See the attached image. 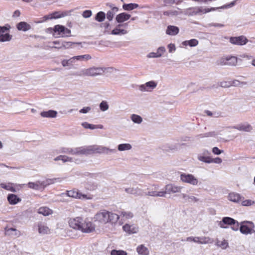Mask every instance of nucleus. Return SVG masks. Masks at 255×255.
<instances>
[{
  "instance_id": "60",
  "label": "nucleus",
  "mask_w": 255,
  "mask_h": 255,
  "mask_svg": "<svg viewBox=\"0 0 255 255\" xmlns=\"http://www.w3.org/2000/svg\"><path fill=\"white\" fill-rule=\"evenodd\" d=\"M199 237H189L186 238L187 242H193L199 244Z\"/></svg>"
},
{
  "instance_id": "51",
  "label": "nucleus",
  "mask_w": 255,
  "mask_h": 255,
  "mask_svg": "<svg viewBox=\"0 0 255 255\" xmlns=\"http://www.w3.org/2000/svg\"><path fill=\"white\" fill-rule=\"evenodd\" d=\"M183 1V0H163L164 6H168L173 4H179Z\"/></svg>"
},
{
  "instance_id": "18",
  "label": "nucleus",
  "mask_w": 255,
  "mask_h": 255,
  "mask_svg": "<svg viewBox=\"0 0 255 255\" xmlns=\"http://www.w3.org/2000/svg\"><path fill=\"white\" fill-rule=\"evenodd\" d=\"M179 197L182 199L184 202L188 203H197L199 201V199L192 194H187L186 193H181L179 195Z\"/></svg>"
},
{
  "instance_id": "31",
  "label": "nucleus",
  "mask_w": 255,
  "mask_h": 255,
  "mask_svg": "<svg viewBox=\"0 0 255 255\" xmlns=\"http://www.w3.org/2000/svg\"><path fill=\"white\" fill-rule=\"evenodd\" d=\"M5 234L8 236L19 237L20 235V232L15 228H5Z\"/></svg>"
},
{
  "instance_id": "19",
  "label": "nucleus",
  "mask_w": 255,
  "mask_h": 255,
  "mask_svg": "<svg viewBox=\"0 0 255 255\" xmlns=\"http://www.w3.org/2000/svg\"><path fill=\"white\" fill-rule=\"evenodd\" d=\"M243 197L239 193L236 192H231L228 196V199L234 203H239L242 201Z\"/></svg>"
},
{
  "instance_id": "22",
  "label": "nucleus",
  "mask_w": 255,
  "mask_h": 255,
  "mask_svg": "<svg viewBox=\"0 0 255 255\" xmlns=\"http://www.w3.org/2000/svg\"><path fill=\"white\" fill-rule=\"evenodd\" d=\"M165 51V48L164 47H159L156 52H150L147 55V57L149 58L160 57Z\"/></svg>"
},
{
  "instance_id": "57",
  "label": "nucleus",
  "mask_w": 255,
  "mask_h": 255,
  "mask_svg": "<svg viewBox=\"0 0 255 255\" xmlns=\"http://www.w3.org/2000/svg\"><path fill=\"white\" fill-rule=\"evenodd\" d=\"M82 126L83 128L86 129H96V127L95 125L89 124L87 122H84L82 123Z\"/></svg>"
},
{
  "instance_id": "4",
  "label": "nucleus",
  "mask_w": 255,
  "mask_h": 255,
  "mask_svg": "<svg viewBox=\"0 0 255 255\" xmlns=\"http://www.w3.org/2000/svg\"><path fill=\"white\" fill-rule=\"evenodd\" d=\"M106 70V68L105 67L94 66L82 70L79 75L95 77L102 75Z\"/></svg>"
},
{
  "instance_id": "24",
  "label": "nucleus",
  "mask_w": 255,
  "mask_h": 255,
  "mask_svg": "<svg viewBox=\"0 0 255 255\" xmlns=\"http://www.w3.org/2000/svg\"><path fill=\"white\" fill-rule=\"evenodd\" d=\"M29 188L37 190H43L42 183L40 181H37L35 182H29L27 184Z\"/></svg>"
},
{
  "instance_id": "27",
  "label": "nucleus",
  "mask_w": 255,
  "mask_h": 255,
  "mask_svg": "<svg viewBox=\"0 0 255 255\" xmlns=\"http://www.w3.org/2000/svg\"><path fill=\"white\" fill-rule=\"evenodd\" d=\"M16 28L18 30L26 31L31 28V26L26 22L21 21L17 24Z\"/></svg>"
},
{
  "instance_id": "45",
  "label": "nucleus",
  "mask_w": 255,
  "mask_h": 255,
  "mask_svg": "<svg viewBox=\"0 0 255 255\" xmlns=\"http://www.w3.org/2000/svg\"><path fill=\"white\" fill-rule=\"evenodd\" d=\"M131 120L135 124H140L142 122V118L141 116L136 115L132 114L130 116Z\"/></svg>"
},
{
  "instance_id": "28",
  "label": "nucleus",
  "mask_w": 255,
  "mask_h": 255,
  "mask_svg": "<svg viewBox=\"0 0 255 255\" xmlns=\"http://www.w3.org/2000/svg\"><path fill=\"white\" fill-rule=\"evenodd\" d=\"M37 213L47 216L51 215L53 213V211L47 207H41L38 209Z\"/></svg>"
},
{
  "instance_id": "26",
  "label": "nucleus",
  "mask_w": 255,
  "mask_h": 255,
  "mask_svg": "<svg viewBox=\"0 0 255 255\" xmlns=\"http://www.w3.org/2000/svg\"><path fill=\"white\" fill-rule=\"evenodd\" d=\"M217 9H218V8L211 7L210 8H204L202 6H196L197 15H201L202 14L206 13L212 11H214Z\"/></svg>"
},
{
  "instance_id": "50",
  "label": "nucleus",
  "mask_w": 255,
  "mask_h": 255,
  "mask_svg": "<svg viewBox=\"0 0 255 255\" xmlns=\"http://www.w3.org/2000/svg\"><path fill=\"white\" fill-rule=\"evenodd\" d=\"M106 18V14L103 11H100L97 13L95 19L99 22L103 21Z\"/></svg>"
},
{
  "instance_id": "5",
  "label": "nucleus",
  "mask_w": 255,
  "mask_h": 255,
  "mask_svg": "<svg viewBox=\"0 0 255 255\" xmlns=\"http://www.w3.org/2000/svg\"><path fill=\"white\" fill-rule=\"evenodd\" d=\"M49 30L53 31V35L55 37H65L70 36L71 30L61 25H56L53 28H50Z\"/></svg>"
},
{
  "instance_id": "41",
  "label": "nucleus",
  "mask_w": 255,
  "mask_h": 255,
  "mask_svg": "<svg viewBox=\"0 0 255 255\" xmlns=\"http://www.w3.org/2000/svg\"><path fill=\"white\" fill-rule=\"evenodd\" d=\"M227 65L234 66L237 63V58L235 56H227Z\"/></svg>"
},
{
  "instance_id": "43",
  "label": "nucleus",
  "mask_w": 255,
  "mask_h": 255,
  "mask_svg": "<svg viewBox=\"0 0 255 255\" xmlns=\"http://www.w3.org/2000/svg\"><path fill=\"white\" fill-rule=\"evenodd\" d=\"M211 157L199 154L197 156V159L200 161L207 163H211Z\"/></svg>"
},
{
  "instance_id": "36",
  "label": "nucleus",
  "mask_w": 255,
  "mask_h": 255,
  "mask_svg": "<svg viewBox=\"0 0 255 255\" xmlns=\"http://www.w3.org/2000/svg\"><path fill=\"white\" fill-rule=\"evenodd\" d=\"M183 11V13L185 15L187 16H194L197 15L196 12V6L191 7L185 9Z\"/></svg>"
},
{
  "instance_id": "21",
  "label": "nucleus",
  "mask_w": 255,
  "mask_h": 255,
  "mask_svg": "<svg viewBox=\"0 0 255 255\" xmlns=\"http://www.w3.org/2000/svg\"><path fill=\"white\" fill-rule=\"evenodd\" d=\"M123 230L128 234H134L137 232L138 228L133 225L125 224L123 227Z\"/></svg>"
},
{
  "instance_id": "33",
  "label": "nucleus",
  "mask_w": 255,
  "mask_h": 255,
  "mask_svg": "<svg viewBox=\"0 0 255 255\" xmlns=\"http://www.w3.org/2000/svg\"><path fill=\"white\" fill-rule=\"evenodd\" d=\"M179 29L178 27L169 25L167 27L166 29V34L170 35H175L179 32Z\"/></svg>"
},
{
  "instance_id": "2",
  "label": "nucleus",
  "mask_w": 255,
  "mask_h": 255,
  "mask_svg": "<svg viewBox=\"0 0 255 255\" xmlns=\"http://www.w3.org/2000/svg\"><path fill=\"white\" fill-rule=\"evenodd\" d=\"M94 221L100 225H106L110 223H116L119 219V216L117 214L105 209L100 210L94 217Z\"/></svg>"
},
{
  "instance_id": "23",
  "label": "nucleus",
  "mask_w": 255,
  "mask_h": 255,
  "mask_svg": "<svg viewBox=\"0 0 255 255\" xmlns=\"http://www.w3.org/2000/svg\"><path fill=\"white\" fill-rule=\"evenodd\" d=\"M130 16L131 15L130 14L123 12L116 16V20L119 24H122L121 23L128 20Z\"/></svg>"
},
{
  "instance_id": "7",
  "label": "nucleus",
  "mask_w": 255,
  "mask_h": 255,
  "mask_svg": "<svg viewBox=\"0 0 255 255\" xmlns=\"http://www.w3.org/2000/svg\"><path fill=\"white\" fill-rule=\"evenodd\" d=\"M240 231L241 233L244 235L251 234L253 233L255 228L254 224L251 221H243L239 223Z\"/></svg>"
},
{
  "instance_id": "13",
  "label": "nucleus",
  "mask_w": 255,
  "mask_h": 255,
  "mask_svg": "<svg viewBox=\"0 0 255 255\" xmlns=\"http://www.w3.org/2000/svg\"><path fill=\"white\" fill-rule=\"evenodd\" d=\"M183 13V10L178 7L173 8L167 10H165L163 12V14L164 16L169 17H176L182 14Z\"/></svg>"
},
{
  "instance_id": "56",
  "label": "nucleus",
  "mask_w": 255,
  "mask_h": 255,
  "mask_svg": "<svg viewBox=\"0 0 255 255\" xmlns=\"http://www.w3.org/2000/svg\"><path fill=\"white\" fill-rule=\"evenodd\" d=\"M121 216L125 219H130L133 217V214L130 212H122Z\"/></svg>"
},
{
  "instance_id": "38",
  "label": "nucleus",
  "mask_w": 255,
  "mask_h": 255,
  "mask_svg": "<svg viewBox=\"0 0 255 255\" xmlns=\"http://www.w3.org/2000/svg\"><path fill=\"white\" fill-rule=\"evenodd\" d=\"M132 146L129 143H122L118 145V150L120 151H124L130 150Z\"/></svg>"
},
{
  "instance_id": "42",
  "label": "nucleus",
  "mask_w": 255,
  "mask_h": 255,
  "mask_svg": "<svg viewBox=\"0 0 255 255\" xmlns=\"http://www.w3.org/2000/svg\"><path fill=\"white\" fill-rule=\"evenodd\" d=\"M198 44V41L196 39H192L190 40H186L182 42V45L184 46L189 45L191 47H194L197 45Z\"/></svg>"
},
{
  "instance_id": "14",
  "label": "nucleus",
  "mask_w": 255,
  "mask_h": 255,
  "mask_svg": "<svg viewBox=\"0 0 255 255\" xmlns=\"http://www.w3.org/2000/svg\"><path fill=\"white\" fill-rule=\"evenodd\" d=\"M248 39L246 36L241 35L237 37H231L230 42L234 45H244L248 42Z\"/></svg>"
},
{
  "instance_id": "17",
  "label": "nucleus",
  "mask_w": 255,
  "mask_h": 255,
  "mask_svg": "<svg viewBox=\"0 0 255 255\" xmlns=\"http://www.w3.org/2000/svg\"><path fill=\"white\" fill-rule=\"evenodd\" d=\"M233 128L244 132H251L253 130L252 126L247 122L239 124L232 127Z\"/></svg>"
},
{
  "instance_id": "61",
  "label": "nucleus",
  "mask_w": 255,
  "mask_h": 255,
  "mask_svg": "<svg viewBox=\"0 0 255 255\" xmlns=\"http://www.w3.org/2000/svg\"><path fill=\"white\" fill-rule=\"evenodd\" d=\"M216 135V133L215 132H208V133H206L204 134H200V135H198L197 136V137L198 138H202V137H209V136H215Z\"/></svg>"
},
{
  "instance_id": "3",
  "label": "nucleus",
  "mask_w": 255,
  "mask_h": 255,
  "mask_svg": "<svg viewBox=\"0 0 255 255\" xmlns=\"http://www.w3.org/2000/svg\"><path fill=\"white\" fill-rule=\"evenodd\" d=\"M85 155H89L93 153L106 154L115 153V149H110L104 146L91 145L84 146Z\"/></svg>"
},
{
  "instance_id": "58",
  "label": "nucleus",
  "mask_w": 255,
  "mask_h": 255,
  "mask_svg": "<svg viewBox=\"0 0 255 255\" xmlns=\"http://www.w3.org/2000/svg\"><path fill=\"white\" fill-rule=\"evenodd\" d=\"M217 63L218 65H227V56H224L220 58L217 61Z\"/></svg>"
},
{
  "instance_id": "1",
  "label": "nucleus",
  "mask_w": 255,
  "mask_h": 255,
  "mask_svg": "<svg viewBox=\"0 0 255 255\" xmlns=\"http://www.w3.org/2000/svg\"><path fill=\"white\" fill-rule=\"evenodd\" d=\"M68 223L71 228L83 233H90L95 230V225L88 218L82 217L71 218L69 220Z\"/></svg>"
},
{
  "instance_id": "40",
  "label": "nucleus",
  "mask_w": 255,
  "mask_h": 255,
  "mask_svg": "<svg viewBox=\"0 0 255 255\" xmlns=\"http://www.w3.org/2000/svg\"><path fill=\"white\" fill-rule=\"evenodd\" d=\"M62 161L64 163L68 162H74L76 164H79L81 162L80 160H79L78 159H76L71 157H69L66 155H62Z\"/></svg>"
},
{
  "instance_id": "64",
  "label": "nucleus",
  "mask_w": 255,
  "mask_h": 255,
  "mask_svg": "<svg viewBox=\"0 0 255 255\" xmlns=\"http://www.w3.org/2000/svg\"><path fill=\"white\" fill-rule=\"evenodd\" d=\"M91 108L90 107H84L83 108H82V109H81L79 111V112L80 113L86 114V113H88L89 112H90L91 111Z\"/></svg>"
},
{
  "instance_id": "30",
  "label": "nucleus",
  "mask_w": 255,
  "mask_h": 255,
  "mask_svg": "<svg viewBox=\"0 0 255 255\" xmlns=\"http://www.w3.org/2000/svg\"><path fill=\"white\" fill-rule=\"evenodd\" d=\"M7 200L10 204L15 205L19 202L21 199L16 195L10 194L7 196Z\"/></svg>"
},
{
  "instance_id": "37",
  "label": "nucleus",
  "mask_w": 255,
  "mask_h": 255,
  "mask_svg": "<svg viewBox=\"0 0 255 255\" xmlns=\"http://www.w3.org/2000/svg\"><path fill=\"white\" fill-rule=\"evenodd\" d=\"M75 56L70 58L69 59H64L62 61L61 64L63 67L72 66L76 61Z\"/></svg>"
},
{
  "instance_id": "25",
  "label": "nucleus",
  "mask_w": 255,
  "mask_h": 255,
  "mask_svg": "<svg viewBox=\"0 0 255 255\" xmlns=\"http://www.w3.org/2000/svg\"><path fill=\"white\" fill-rule=\"evenodd\" d=\"M166 194V192H163V191H149L148 192H144V196H149L152 197H165Z\"/></svg>"
},
{
  "instance_id": "46",
  "label": "nucleus",
  "mask_w": 255,
  "mask_h": 255,
  "mask_svg": "<svg viewBox=\"0 0 255 255\" xmlns=\"http://www.w3.org/2000/svg\"><path fill=\"white\" fill-rule=\"evenodd\" d=\"M139 7L138 4L136 3L124 4L123 5V8L126 10H131Z\"/></svg>"
},
{
  "instance_id": "47",
  "label": "nucleus",
  "mask_w": 255,
  "mask_h": 255,
  "mask_svg": "<svg viewBox=\"0 0 255 255\" xmlns=\"http://www.w3.org/2000/svg\"><path fill=\"white\" fill-rule=\"evenodd\" d=\"M12 38V35H10L8 33H5L0 35V42H4L6 41H9Z\"/></svg>"
},
{
  "instance_id": "55",
  "label": "nucleus",
  "mask_w": 255,
  "mask_h": 255,
  "mask_svg": "<svg viewBox=\"0 0 255 255\" xmlns=\"http://www.w3.org/2000/svg\"><path fill=\"white\" fill-rule=\"evenodd\" d=\"M10 28V26L8 24H6L3 26H0V35L8 33Z\"/></svg>"
},
{
  "instance_id": "44",
  "label": "nucleus",
  "mask_w": 255,
  "mask_h": 255,
  "mask_svg": "<svg viewBox=\"0 0 255 255\" xmlns=\"http://www.w3.org/2000/svg\"><path fill=\"white\" fill-rule=\"evenodd\" d=\"M199 239L200 244H212L214 242L213 239L208 237H199Z\"/></svg>"
},
{
  "instance_id": "11",
  "label": "nucleus",
  "mask_w": 255,
  "mask_h": 255,
  "mask_svg": "<svg viewBox=\"0 0 255 255\" xmlns=\"http://www.w3.org/2000/svg\"><path fill=\"white\" fill-rule=\"evenodd\" d=\"M157 85V84L156 82L150 81L139 85L138 89L142 92H150L156 87Z\"/></svg>"
},
{
  "instance_id": "59",
  "label": "nucleus",
  "mask_w": 255,
  "mask_h": 255,
  "mask_svg": "<svg viewBox=\"0 0 255 255\" xmlns=\"http://www.w3.org/2000/svg\"><path fill=\"white\" fill-rule=\"evenodd\" d=\"M255 204V201L248 199L242 201V205L244 206H250Z\"/></svg>"
},
{
  "instance_id": "12",
  "label": "nucleus",
  "mask_w": 255,
  "mask_h": 255,
  "mask_svg": "<svg viewBox=\"0 0 255 255\" xmlns=\"http://www.w3.org/2000/svg\"><path fill=\"white\" fill-rule=\"evenodd\" d=\"M128 23H125L118 24L115 28L112 30L111 34L115 35H123L128 33L127 29H120V27H128Z\"/></svg>"
},
{
  "instance_id": "62",
  "label": "nucleus",
  "mask_w": 255,
  "mask_h": 255,
  "mask_svg": "<svg viewBox=\"0 0 255 255\" xmlns=\"http://www.w3.org/2000/svg\"><path fill=\"white\" fill-rule=\"evenodd\" d=\"M92 11L91 10H86L83 12L82 16L84 18H89L92 15Z\"/></svg>"
},
{
  "instance_id": "6",
  "label": "nucleus",
  "mask_w": 255,
  "mask_h": 255,
  "mask_svg": "<svg viewBox=\"0 0 255 255\" xmlns=\"http://www.w3.org/2000/svg\"><path fill=\"white\" fill-rule=\"evenodd\" d=\"M226 225L232 226L231 228L233 230L237 231L239 228V223L234 219L230 217H224L222 220L218 223L219 226L221 228H227Z\"/></svg>"
},
{
  "instance_id": "32",
  "label": "nucleus",
  "mask_w": 255,
  "mask_h": 255,
  "mask_svg": "<svg viewBox=\"0 0 255 255\" xmlns=\"http://www.w3.org/2000/svg\"><path fill=\"white\" fill-rule=\"evenodd\" d=\"M136 252L140 255H148L149 250L147 247L143 245H140L136 248Z\"/></svg>"
},
{
  "instance_id": "63",
  "label": "nucleus",
  "mask_w": 255,
  "mask_h": 255,
  "mask_svg": "<svg viewBox=\"0 0 255 255\" xmlns=\"http://www.w3.org/2000/svg\"><path fill=\"white\" fill-rule=\"evenodd\" d=\"M212 152L216 155H219L224 152L223 150L219 149L217 147H214L212 148Z\"/></svg>"
},
{
  "instance_id": "49",
  "label": "nucleus",
  "mask_w": 255,
  "mask_h": 255,
  "mask_svg": "<svg viewBox=\"0 0 255 255\" xmlns=\"http://www.w3.org/2000/svg\"><path fill=\"white\" fill-rule=\"evenodd\" d=\"M74 44V43L70 42V41H62L61 45L59 46H56L55 48H69L71 47L72 44Z\"/></svg>"
},
{
  "instance_id": "52",
  "label": "nucleus",
  "mask_w": 255,
  "mask_h": 255,
  "mask_svg": "<svg viewBox=\"0 0 255 255\" xmlns=\"http://www.w3.org/2000/svg\"><path fill=\"white\" fill-rule=\"evenodd\" d=\"M75 58L77 61L81 60H88L92 58V57L89 54H85L83 55L75 56Z\"/></svg>"
},
{
  "instance_id": "15",
  "label": "nucleus",
  "mask_w": 255,
  "mask_h": 255,
  "mask_svg": "<svg viewBox=\"0 0 255 255\" xmlns=\"http://www.w3.org/2000/svg\"><path fill=\"white\" fill-rule=\"evenodd\" d=\"M183 188L182 186H177L173 184H169L165 186V190L163 192H166V194L180 193Z\"/></svg>"
},
{
  "instance_id": "10",
  "label": "nucleus",
  "mask_w": 255,
  "mask_h": 255,
  "mask_svg": "<svg viewBox=\"0 0 255 255\" xmlns=\"http://www.w3.org/2000/svg\"><path fill=\"white\" fill-rule=\"evenodd\" d=\"M60 152L67 153L71 155H85L84 146L72 148H62Z\"/></svg>"
},
{
  "instance_id": "35",
  "label": "nucleus",
  "mask_w": 255,
  "mask_h": 255,
  "mask_svg": "<svg viewBox=\"0 0 255 255\" xmlns=\"http://www.w3.org/2000/svg\"><path fill=\"white\" fill-rule=\"evenodd\" d=\"M61 179L59 178H55L53 179H47L45 180L41 181L43 189H44L47 186L55 183L56 182H60Z\"/></svg>"
},
{
  "instance_id": "16",
  "label": "nucleus",
  "mask_w": 255,
  "mask_h": 255,
  "mask_svg": "<svg viewBox=\"0 0 255 255\" xmlns=\"http://www.w3.org/2000/svg\"><path fill=\"white\" fill-rule=\"evenodd\" d=\"M125 191L126 193L134 195L135 196H144V191L142 189L137 187L126 188Z\"/></svg>"
},
{
  "instance_id": "29",
  "label": "nucleus",
  "mask_w": 255,
  "mask_h": 255,
  "mask_svg": "<svg viewBox=\"0 0 255 255\" xmlns=\"http://www.w3.org/2000/svg\"><path fill=\"white\" fill-rule=\"evenodd\" d=\"M14 184L13 183H2L0 184V187L6 190L11 191L12 192H16V190L14 187Z\"/></svg>"
},
{
  "instance_id": "20",
  "label": "nucleus",
  "mask_w": 255,
  "mask_h": 255,
  "mask_svg": "<svg viewBox=\"0 0 255 255\" xmlns=\"http://www.w3.org/2000/svg\"><path fill=\"white\" fill-rule=\"evenodd\" d=\"M38 233L41 235L49 234L50 230L47 225L43 222H39L37 224Z\"/></svg>"
},
{
  "instance_id": "34",
  "label": "nucleus",
  "mask_w": 255,
  "mask_h": 255,
  "mask_svg": "<svg viewBox=\"0 0 255 255\" xmlns=\"http://www.w3.org/2000/svg\"><path fill=\"white\" fill-rule=\"evenodd\" d=\"M57 113L54 110H49L48 111H44L40 113V115L44 118H55L56 117Z\"/></svg>"
},
{
  "instance_id": "48",
  "label": "nucleus",
  "mask_w": 255,
  "mask_h": 255,
  "mask_svg": "<svg viewBox=\"0 0 255 255\" xmlns=\"http://www.w3.org/2000/svg\"><path fill=\"white\" fill-rule=\"evenodd\" d=\"M216 245L224 250L227 249L229 246L228 241L226 240H223L222 241L217 240Z\"/></svg>"
},
{
  "instance_id": "54",
  "label": "nucleus",
  "mask_w": 255,
  "mask_h": 255,
  "mask_svg": "<svg viewBox=\"0 0 255 255\" xmlns=\"http://www.w3.org/2000/svg\"><path fill=\"white\" fill-rule=\"evenodd\" d=\"M111 255H128V253L123 250H113L111 252Z\"/></svg>"
},
{
  "instance_id": "8",
  "label": "nucleus",
  "mask_w": 255,
  "mask_h": 255,
  "mask_svg": "<svg viewBox=\"0 0 255 255\" xmlns=\"http://www.w3.org/2000/svg\"><path fill=\"white\" fill-rule=\"evenodd\" d=\"M66 195L69 197L80 200H91L93 199L92 195L83 194L75 189L67 191Z\"/></svg>"
},
{
  "instance_id": "39",
  "label": "nucleus",
  "mask_w": 255,
  "mask_h": 255,
  "mask_svg": "<svg viewBox=\"0 0 255 255\" xmlns=\"http://www.w3.org/2000/svg\"><path fill=\"white\" fill-rule=\"evenodd\" d=\"M119 8H113L112 10H109L106 14L107 18L109 21H112L115 14L118 11Z\"/></svg>"
},
{
  "instance_id": "53",
  "label": "nucleus",
  "mask_w": 255,
  "mask_h": 255,
  "mask_svg": "<svg viewBox=\"0 0 255 255\" xmlns=\"http://www.w3.org/2000/svg\"><path fill=\"white\" fill-rule=\"evenodd\" d=\"M100 110L102 112H105L109 109V106L106 101H103L99 105Z\"/></svg>"
},
{
  "instance_id": "9",
  "label": "nucleus",
  "mask_w": 255,
  "mask_h": 255,
  "mask_svg": "<svg viewBox=\"0 0 255 255\" xmlns=\"http://www.w3.org/2000/svg\"><path fill=\"white\" fill-rule=\"evenodd\" d=\"M180 180L183 182L192 185L193 186H197L199 183L198 179L191 174H181Z\"/></svg>"
}]
</instances>
